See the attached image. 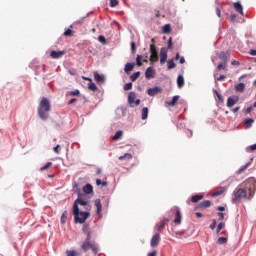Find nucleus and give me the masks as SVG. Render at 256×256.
<instances>
[{"label": "nucleus", "mask_w": 256, "mask_h": 256, "mask_svg": "<svg viewBox=\"0 0 256 256\" xmlns=\"http://www.w3.org/2000/svg\"><path fill=\"white\" fill-rule=\"evenodd\" d=\"M256 179L249 178L244 182V188L235 189L233 192L232 203H239L241 199H251L255 195Z\"/></svg>", "instance_id": "obj_1"}, {"label": "nucleus", "mask_w": 256, "mask_h": 256, "mask_svg": "<svg viewBox=\"0 0 256 256\" xmlns=\"http://www.w3.org/2000/svg\"><path fill=\"white\" fill-rule=\"evenodd\" d=\"M82 231H83L84 235H86V239L81 245L82 251H84V253H87V251H89V249H91V251H93V253H97V251H98L97 246L91 242V228H89V225L84 224L82 227Z\"/></svg>", "instance_id": "obj_2"}, {"label": "nucleus", "mask_w": 256, "mask_h": 256, "mask_svg": "<svg viewBox=\"0 0 256 256\" xmlns=\"http://www.w3.org/2000/svg\"><path fill=\"white\" fill-rule=\"evenodd\" d=\"M37 111L42 121H47L49 119V112L51 111V101L43 97L38 105Z\"/></svg>", "instance_id": "obj_3"}, {"label": "nucleus", "mask_w": 256, "mask_h": 256, "mask_svg": "<svg viewBox=\"0 0 256 256\" xmlns=\"http://www.w3.org/2000/svg\"><path fill=\"white\" fill-rule=\"evenodd\" d=\"M73 215L75 223L83 224L89 219L91 214L89 212L79 211V207L76 205L73 210Z\"/></svg>", "instance_id": "obj_4"}, {"label": "nucleus", "mask_w": 256, "mask_h": 256, "mask_svg": "<svg viewBox=\"0 0 256 256\" xmlns=\"http://www.w3.org/2000/svg\"><path fill=\"white\" fill-rule=\"evenodd\" d=\"M150 53L151 63H156V61H159V54L157 53V46H155V44L150 45Z\"/></svg>", "instance_id": "obj_5"}, {"label": "nucleus", "mask_w": 256, "mask_h": 256, "mask_svg": "<svg viewBox=\"0 0 256 256\" xmlns=\"http://www.w3.org/2000/svg\"><path fill=\"white\" fill-rule=\"evenodd\" d=\"M128 103L131 107H133V105H135V104L141 105V100L137 99V94L135 92H130L128 95Z\"/></svg>", "instance_id": "obj_6"}, {"label": "nucleus", "mask_w": 256, "mask_h": 256, "mask_svg": "<svg viewBox=\"0 0 256 256\" xmlns=\"http://www.w3.org/2000/svg\"><path fill=\"white\" fill-rule=\"evenodd\" d=\"M159 243H161V235L156 233L154 236H152L150 245L151 247H159Z\"/></svg>", "instance_id": "obj_7"}, {"label": "nucleus", "mask_w": 256, "mask_h": 256, "mask_svg": "<svg viewBox=\"0 0 256 256\" xmlns=\"http://www.w3.org/2000/svg\"><path fill=\"white\" fill-rule=\"evenodd\" d=\"M169 219L165 218L162 221H160L158 224H156V229L158 233H163V229H165V226L168 225Z\"/></svg>", "instance_id": "obj_8"}, {"label": "nucleus", "mask_w": 256, "mask_h": 256, "mask_svg": "<svg viewBox=\"0 0 256 256\" xmlns=\"http://www.w3.org/2000/svg\"><path fill=\"white\" fill-rule=\"evenodd\" d=\"M166 61H167V48L163 47L160 50V64L165 65Z\"/></svg>", "instance_id": "obj_9"}, {"label": "nucleus", "mask_w": 256, "mask_h": 256, "mask_svg": "<svg viewBox=\"0 0 256 256\" xmlns=\"http://www.w3.org/2000/svg\"><path fill=\"white\" fill-rule=\"evenodd\" d=\"M79 205H82L83 207H85V205H89V201H87L83 198L76 199L74 204H73V210H75V206L79 207Z\"/></svg>", "instance_id": "obj_10"}, {"label": "nucleus", "mask_w": 256, "mask_h": 256, "mask_svg": "<svg viewBox=\"0 0 256 256\" xmlns=\"http://www.w3.org/2000/svg\"><path fill=\"white\" fill-rule=\"evenodd\" d=\"M147 93L150 97H155V95H159V93H161V88L160 87L149 88L147 90Z\"/></svg>", "instance_id": "obj_11"}, {"label": "nucleus", "mask_w": 256, "mask_h": 256, "mask_svg": "<svg viewBox=\"0 0 256 256\" xmlns=\"http://www.w3.org/2000/svg\"><path fill=\"white\" fill-rule=\"evenodd\" d=\"M94 80L96 83H105V76L103 74H99L98 72H94Z\"/></svg>", "instance_id": "obj_12"}, {"label": "nucleus", "mask_w": 256, "mask_h": 256, "mask_svg": "<svg viewBox=\"0 0 256 256\" xmlns=\"http://www.w3.org/2000/svg\"><path fill=\"white\" fill-rule=\"evenodd\" d=\"M65 51H52L51 53H50V57H52V59H61V57L63 56V55H65Z\"/></svg>", "instance_id": "obj_13"}, {"label": "nucleus", "mask_w": 256, "mask_h": 256, "mask_svg": "<svg viewBox=\"0 0 256 256\" xmlns=\"http://www.w3.org/2000/svg\"><path fill=\"white\" fill-rule=\"evenodd\" d=\"M146 79H153L155 77V69L153 67H148L145 72Z\"/></svg>", "instance_id": "obj_14"}, {"label": "nucleus", "mask_w": 256, "mask_h": 256, "mask_svg": "<svg viewBox=\"0 0 256 256\" xmlns=\"http://www.w3.org/2000/svg\"><path fill=\"white\" fill-rule=\"evenodd\" d=\"M229 55V52H220L218 57L221 59L222 63H229Z\"/></svg>", "instance_id": "obj_15"}, {"label": "nucleus", "mask_w": 256, "mask_h": 256, "mask_svg": "<svg viewBox=\"0 0 256 256\" xmlns=\"http://www.w3.org/2000/svg\"><path fill=\"white\" fill-rule=\"evenodd\" d=\"M211 205V201L210 200H205L203 202H201L196 208L197 209H207L209 206Z\"/></svg>", "instance_id": "obj_16"}, {"label": "nucleus", "mask_w": 256, "mask_h": 256, "mask_svg": "<svg viewBox=\"0 0 256 256\" xmlns=\"http://www.w3.org/2000/svg\"><path fill=\"white\" fill-rule=\"evenodd\" d=\"M95 207H96V213L98 215H101V211H103V205L101 204V199H96L95 200Z\"/></svg>", "instance_id": "obj_17"}, {"label": "nucleus", "mask_w": 256, "mask_h": 256, "mask_svg": "<svg viewBox=\"0 0 256 256\" xmlns=\"http://www.w3.org/2000/svg\"><path fill=\"white\" fill-rule=\"evenodd\" d=\"M182 219H183V216L181 215V211L177 210L176 215H175V219H174L175 225H181Z\"/></svg>", "instance_id": "obj_18"}, {"label": "nucleus", "mask_w": 256, "mask_h": 256, "mask_svg": "<svg viewBox=\"0 0 256 256\" xmlns=\"http://www.w3.org/2000/svg\"><path fill=\"white\" fill-rule=\"evenodd\" d=\"M239 101V98H233V97H229L227 99V107L231 108L233 107V105H236V103Z\"/></svg>", "instance_id": "obj_19"}, {"label": "nucleus", "mask_w": 256, "mask_h": 256, "mask_svg": "<svg viewBox=\"0 0 256 256\" xmlns=\"http://www.w3.org/2000/svg\"><path fill=\"white\" fill-rule=\"evenodd\" d=\"M134 68H135V63H127L124 67V71L125 73H127V75H129V73H131V71H133Z\"/></svg>", "instance_id": "obj_20"}, {"label": "nucleus", "mask_w": 256, "mask_h": 256, "mask_svg": "<svg viewBox=\"0 0 256 256\" xmlns=\"http://www.w3.org/2000/svg\"><path fill=\"white\" fill-rule=\"evenodd\" d=\"M225 191H227V188H226V187L218 188V189L212 194V197H219V195H223V193H225Z\"/></svg>", "instance_id": "obj_21"}, {"label": "nucleus", "mask_w": 256, "mask_h": 256, "mask_svg": "<svg viewBox=\"0 0 256 256\" xmlns=\"http://www.w3.org/2000/svg\"><path fill=\"white\" fill-rule=\"evenodd\" d=\"M147 117H149V108L144 107V108H142V111H141V120L145 121V119H147Z\"/></svg>", "instance_id": "obj_22"}, {"label": "nucleus", "mask_w": 256, "mask_h": 256, "mask_svg": "<svg viewBox=\"0 0 256 256\" xmlns=\"http://www.w3.org/2000/svg\"><path fill=\"white\" fill-rule=\"evenodd\" d=\"M83 192L86 193V195H91V193H93V186L91 184H86L83 187Z\"/></svg>", "instance_id": "obj_23"}, {"label": "nucleus", "mask_w": 256, "mask_h": 256, "mask_svg": "<svg viewBox=\"0 0 256 256\" xmlns=\"http://www.w3.org/2000/svg\"><path fill=\"white\" fill-rule=\"evenodd\" d=\"M216 71H225V72H227V71H228V69H227V63H225V62H220V63L218 64V66L216 67Z\"/></svg>", "instance_id": "obj_24"}, {"label": "nucleus", "mask_w": 256, "mask_h": 256, "mask_svg": "<svg viewBox=\"0 0 256 256\" xmlns=\"http://www.w3.org/2000/svg\"><path fill=\"white\" fill-rule=\"evenodd\" d=\"M234 9H236L237 13H240V15H243V6L239 2L234 3Z\"/></svg>", "instance_id": "obj_25"}, {"label": "nucleus", "mask_w": 256, "mask_h": 256, "mask_svg": "<svg viewBox=\"0 0 256 256\" xmlns=\"http://www.w3.org/2000/svg\"><path fill=\"white\" fill-rule=\"evenodd\" d=\"M237 93H243L245 91V83H239L235 86Z\"/></svg>", "instance_id": "obj_26"}, {"label": "nucleus", "mask_w": 256, "mask_h": 256, "mask_svg": "<svg viewBox=\"0 0 256 256\" xmlns=\"http://www.w3.org/2000/svg\"><path fill=\"white\" fill-rule=\"evenodd\" d=\"M162 33L169 35L171 33V24H165L162 28Z\"/></svg>", "instance_id": "obj_27"}, {"label": "nucleus", "mask_w": 256, "mask_h": 256, "mask_svg": "<svg viewBox=\"0 0 256 256\" xmlns=\"http://www.w3.org/2000/svg\"><path fill=\"white\" fill-rule=\"evenodd\" d=\"M201 199H203V194H198L191 197L192 203H199Z\"/></svg>", "instance_id": "obj_28"}, {"label": "nucleus", "mask_w": 256, "mask_h": 256, "mask_svg": "<svg viewBox=\"0 0 256 256\" xmlns=\"http://www.w3.org/2000/svg\"><path fill=\"white\" fill-rule=\"evenodd\" d=\"M177 85L181 89L185 85V79L183 78L182 75H179L177 78Z\"/></svg>", "instance_id": "obj_29"}, {"label": "nucleus", "mask_w": 256, "mask_h": 256, "mask_svg": "<svg viewBox=\"0 0 256 256\" xmlns=\"http://www.w3.org/2000/svg\"><path fill=\"white\" fill-rule=\"evenodd\" d=\"M177 101H179V96H174L172 98V101L171 102H168V105L170 107H175V105H177Z\"/></svg>", "instance_id": "obj_30"}, {"label": "nucleus", "mask_w": 256, "mask_h": 256, "mask_svg": "<svg viewBox=\"0 0 256 256\" xmlns=\"http://www.w3.org/2000/svg\"><path fill=\"white\" fill-rule=\"evenodd\" d=\"M118 159H119V161H123V159L130 160V159H133V155H131L130 153H125L124 155L119 156Z\"/></svg>", "instance_id": "obj_31"}, {"label": "nucleus", "mask_w": 256, "mask_h": 256, "mask_svg": "<svg viewBox=\"0 0 256 256\" xmlns=\"http://www.w3.org/2000/svg\"><path fill=\"white\" fill-rule=\"evenodd\" d=\"M121 137H123V131L119 130L113 136V141H117V140L121 139Z\"/></svg>", "instance_id": "obj_32"}, {"label": "nucleus", "mask_w": 256, "mask_h": 256, "mask_svg": "<svg viewBox=\"0 0 256 256\" xmlns=\"http://www.w3.org/2000/svg\"><path fill=\"white\" fill-rule=\"evenodd\" d=\"M141 61H143V55H138V56L136 57V65H137L138 67H142V66H143V62H141Z\"/></svg>", "instance_id": "obj_33"}, {"label": "nucleus", "mask_w": 256, "mask_h": 256, "mask_svg": "<svg viewBox=\"0 0 256 256\" xmlns=\"http://www.w3.org/2000/svg\"><path fill=\"white\" fill-rule=\"evenodd\" d=\"M66 255H67V256H81V255L79 254V252H77L76 250H67V251H66Z\"/></svg>", "instance_id": "obj_34"}, {"label": "nucleus", "mask_w": 256, "mask_h": 256, "mask_svg": "<svg viewBox=\"0 0 256 256\" xmlns=\"http://www.w3.org/2000/svg\"><path fill=\"white\" fill-rule=\"evenodd\" d=\"M141 77V72H135L130 76L131 81L135 82L136 79H139Z\"/></svg>", "instance_id": "obj_35"}, {"label": "nucleus", "mask_w": 256, "mask_h": 256, "mask_svg": "<svg viewBox=\"0 0 256 256\" xmlns=\"http://www.w3.org/2000/svg\"><path fill=\"white\" fill-rule=\"evenodd\" d=\"M217 243L218 245H225L227 243V237H219Z\"/></svg>", "instance_id": "obj_36"}, {"label": "nucleus", "mask_w": 256, "mask_h": 256, "mask_svg": "<svg viewBox=\"0 0 256 256\" xmlns=\"http://www.w3.org/2000/svg\"><path fill=\"white\" fill-rule=\"evenodd\" d=\"M61 223L64 224V223H67V211H64L61 215Z\"/></svg>", "instance_id": "obj_37"}, {"label": "nucleus", "mask_w": 256, "mask_h": 256, "mask_svg": "<svg viewBox=\"0 0 256 256\" xmlns=\"http://www.w3.org/2000/svg\"><path fill=\"white\" fill-rule=\"evenodd\" d=\"M221 229H225V223L220 222L217 226L216 233H221Z\"/></svg>", "instance_id": "obj_38"}, {"label": "nucleus", "mask_w": 256, "mask_h": 256, "mask_svg": "<svg viewBox=\"0 0 256 256\" xmlns=\"http://www.w3.org/2000/svg\"><path fill=\"white\" fill-rule=\"evenodd\" d=\"M88 88L90 89V91H97V85L95 84V83H93V82H90L89 84H88Z\"/></svg>", "instance_id": "obj_39"}, {"label": "nucleus", "mask_w": 256, "mask_h": 256, "mask_svg": "<svg viewBox=\"0 0 256 256\" xmlns=\"http://www.w3.org/2000/svg\"><path fill=\"white\" fill-rule=\"evenodd\" d=\"M176 65L173 59L168 60V69H175Z\"/></svg>", "instance_id": "obj_40"}, {"label": "nucleus", "mask_w": 256, "mask_h": 256, "mask_svg": "<svg viewBox=\"0 0 256 256\" xmlns=\"http://www.w3.org/2000/svg\"><path fill=\"white\" fill-rule=\"evenodd\" d=\"M54 153H56V155H59L61 153V145L57 144L54 148H53Z\"/></svg>", "instance_id": "obj_41"}, {"label": "nucleus", "mask_w": 256, "mask_h": 256, "mask_svg": "<svg viewBox=\"0 0 256 256\" xmlns=\"http://www.w3.org/2000/svg\"><path fill=\"white\" fill-rule=\"evenodd\" d=\"M130 89H133V83L129 82L124 85V91H130Z\"/></svg>", "instance_id": "obj_42"}, {"label": "nucleus", "mask_w": 256, "mask_h": 256, "mask_svg": "<svg viewBox=\"0 0 256 256\" xmlns=\"http://www.w3.org/2000/svg\"><path fill=\"white\" fill-rule=\"evenodd\" d=\"M64 37H73V30L67 29V30L64 32Z\"/></svg>", "instance_id": "obj_43"}, {"label": "nucleus", "mask_w": 256, "mask_h": 256, "mask_svg": "<svg viewBox=\"0 0 256 256\" xmlns=\"http://www.w3.org/2000/svg\"><path fill=\"white\" fill-rule=\"evenodd\" d=\"M51 165H53L52 162H47L46 165H44L40 168V171H46V169H49V167H51Z\"/></svg>", "instance_id": "obj_44"}, {"label": "nucleus", "mask_w": 256, "mask_h": 256, "mask_svg": "<svg viewBox=\"0 0 256 256\" xmlns=\"http://www.w3.org/2000/svg\"><path fill=\"white\" fill-rule=\"evenodd\" d=\"M214 93H215L218 101H220V103H223V96H221V94H219V92L217 90H214Z\"/></svg>", "instance_id": "obj_45"}, {"label": "nucleus", "mask_w": 256, "mask_h": 256, "mask_svg": "<svg viewBox=\"0 0 256 256\" xmlns=\"http://www.w3.org/2000/svg\"><path fill=\"white\" fill-rule=\"evenodd\" d=\"M117 5H119L118 0H110V7H117Z\"/></svg>", "instance_id": "obj_46"}, {"label": "nucleus", "mask_w": 256, "mask_h": 256, "mask_svg": "<svg viewBox=\"0 0 256 256\" xmlns=\"http://www.w3.org/2000/svg\"><path fill=\"white\" fill-rule=\"evenodd\" d=\"M80 94L79 90L70 91L69 95L72 97H77Z\"/></svg>", "instance_id": "obj_47"}, {"label": "nucleus", "mask_w": 256, "mask_h": 256, "mask_svg": "<svg viewBox=\"0 0 256 256\" xmlns=\"http://www.w3.org/2000/svg\"><path fill=\"white\" fill-rule=\"evenodd\" d=\"M98 41H99L100 43H103L104 45H105V43H107V39H105V36H99V37H98Z\"/></svg>", "instance_id": "obj_48"}, {"label": "nucleus", "mask_w": 256, "mask_h": 256, "mask_svg": "<svg viewBox=\"0 0 256 256\" xmlns=\"http://www.w3.org/2000/svg\"><path fill=\"white\" fill-rule=\"evenodd\" d=\"M249 165H251V163H247L246 165H244L241 169L238 170V173L239 174L243 173V171H245V169H247V167H249Z\"/></svg>", "instance_id": "obj_49"}, {"label": "nucleus", "mask_w": 256, "mask_h": 256, "mask_svg": "<svg viewBox=\"0 0 256 256\" xmlns=\"http://www.w3.org/2000/svg\"><path fill=\"white\" fill-rule=\"evenodd\" d=\"M131 51L132 53H135L137 51V45L135 44V42H131Z\"/></svg>", "instance_id": "obj_50"}, {"label": "nucleus", "mask_w": 256, "mask_h": 256, "mask_svg": "<svg viewBox=\"0 0 256 256\" xmlns=\"http://www.w3.org/2000/svg\"><path fill=\"white\" fill-rule=\"evenodd\" d=\"M254 122H255V120H253V118H247L245 120L246 125H249V126H251V124L254 123Z\"/></svg>", "instance_id": "obj_51"}, {"label": "nucleus", "mask_w": 256, "mask_h": 256, "mask_svg": "<svg viewBox=\"0 0 256 256\" xmlns=\"http://www.w3.org/2000/svg\"><path fill=\"white\" fill-rule=\"evenodd\" d=\"M218 217H219L218 221H223L225 219V213L219 212Z\"/></svg>", "instance_id": "obj_52"}, {"label": "nucleus", "mask_w": 256, "mask_h": 256, "mask_svg": "<svg viewBox=\"0 0 256 256\" xmlns=\"http://www.w3.org/2000/svg\"><path fill=\"white\" fill-rule=\"evenodd\" d=\"M217 227V220H212V224L210 225V229H212V231H213V229H215Z\"/></svg>", "instance_id": "obj_53"}, {"label": "nucleus", "mask_w": 256, "mask_h": 256, "mask_svg": "<svg viewBox=\"0 0 256 256\" xmlns=\"http://www.w3.org/2000/svg\"><path fill=\"white\" fill-rule=\"evenodd\" d=\"M168 49H173V38H169L168 40Z\"/></svg>", "instance_id": "obj_54"}, {"label": "nucleus", "mask_w": 256, "mask_h": 256, "mask_svg": "<svg viewBox=\"0 0 256 256\" xmlns=\"http://www.w3.org/2000/svg\"><path fill=\"white\" fill-rule=\"evenodd\" d=\"M256 151V144H254V145H251V146H249L248 148H247V151Z\"/></svg>", "instance_id": "obj_55"}, {"label": "nucleus", "mask_w": 256, "mask_h": 256, "mask_svg": "<svg viewBox=\"0 0 256 256\" xmlns=\"http://www.w3.org/2000/svg\"><path fill=\"white\" fill-rule=\"evenodd\" d=\"M230 19H231L232 23H235V20L237 19V15L236 14H231Z\"/></svg>", "instance_id": "obj_56"}, {"label": "nucleus", "mask_w": 256, "mask_h": 256, "mask_svg": "<svg viewBox=\"0 0 256 256\" xmlns=\"http://www.w3.org/2000/svg\"><path fill=\"white\" fill-rule=\"evenodd\" d=\"M73 103H77V98H72L69 100L68 105H73Z\"/></svg>", "instance_id": "obj_57"}, {"label": "nucleus", "mask_w": 256, "mask_h": 256, "mask_svg": "<svg viewBox=\"0 0 256 256\" xmlns=\"http://www.w3.org/2000/svg\"><path fill=\"white\" fill-rule=\"evenodd\" d=\"M231 65H235L236 67H239V65H241V63H239V61L234 60L231 62Z\"/></svg>", "instance_id": "obj_58"}, {"label": "nucleus", "mask_w": 256, "mask_h": 256, "mask_svg": "<svg viewBox=\"0 0 256 256\" xmlns=\"http://www.w3.org/2000/svg\"><path fill=\"white\" fill-rule=\"evenodd\" d=\"M227 77L225 75H220L218 78H217V81H223L225 80Z\"/></svg>", "instance_id": "obj_59"}, {"label": "nucleus", "mask_w": 256, "mask_h": 256, "mask_svg": "<svg viewBox=\"0 0 256 256\" xmlns=\"http://www.w3.org/2000/svg\"><path fill=\"white\" fill-rule=\"evenodd\" d=\"M148 256H157V250L148 253Z\"/></svg>", "instance_id": "obj_60"}, {"label": "nucleus", "mask_w": 256, "mask_h": 256, "mask_svg": "<svg viewBox=\"0 0 256 256\" xmlns=\"http://www.w3.org/2000/svg\"><path fill=\"white\" fill-rule=\"evenodd\" d=\"M216 15H217L218 17H221V9L216 8Z\"/></svg>", "instance_id": "obj_61"}, {"label": "nucleus", "mask_w": 256, "mask_h": 256, "mask_svg": "<svg viewBox=\"0 0 256 256\" xmlns=\"http://www.w3.org/2000/svg\"><path fill=\"white\" fill-rule=\"evenodd\" d=\"M251 111H253V107H252V106H250V107H248V108L246 109V113H247V114L251 113Z\"/></svg>", "instance_id": "obj_62"}, {"label": "nucleus", "mask_w": 256, "mask_h": 256, "mask_svg": "<svg viewBox=\"0 0 256 256\" xmlns=\"http://www.w3.org/2000/svg\"><path fill=\"white\" fill-rule=\"evenodd\" d=\"M239 109H241V107H236V108L232 109V112L238 113Z\"/></svg>", "instance_id": "obj_63"}, {"label": "nucleus", "mask_w": 256, "mask_h": 256, "mask_svg": "<svg viewBox=\"0 0 256 256\" xmlns=\"http://www.w3.org/2000/svg\"><path fill=\"white\" fill-rule=\"evenodd\" d=\"M250 55L256 56V50H250Z\"/></svg>", "instance_id": "obj_64"}]
</instances>
